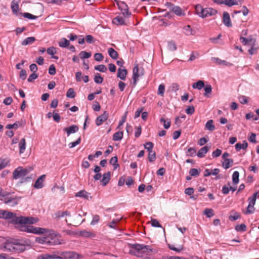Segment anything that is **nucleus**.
<instances>
[{"label":"nucleus","instance_id":"473e14b6","mask_svg":"<svg viewBox=\"0 0 259 259\" xmlns=\"http://www.w3.org/2000/svg\"><path fill=\"white\" fill-rule=\"evenodd\" d=\"M204 87V82L202 80H199L197 82L194 83L192 84V88L193 89H197L199 90L202 89Z\"/></svg>","mask_w":259,"mask_h":259},{"label":"nucleus","instance_id":"f704fd0d","mask_svg":"<svg viewBox=\"0 0 259 259\" xmlns=\"http://www.w3.org/2000/svg\"><path fill=\"white\" fill-rule=\"evenodd\" d=\"M70 45V42L65 38H61V40L59 42V45L62 48H66Z\"/></svg>","mask_w":259,"mask_h":259},{"label":"nucleus","instance_id":"412c9836","mask_svg":"<svg viewBox=\"0 0 259 259\" xmlns=\"http://www.w3.org/2000/svg\"><path fill=\"white\" fill-rule=\"evenodd\" d=\"M127 74V70L125 68H118L117 76L121 80H124Z\"/></svg>","mask_w":259,"mask_h":259},{"label":"nucleus","instance_id":"9b49d317","mask_svg":"<svg viewBox=\"0 0 259 259\" xmlns=\"http://www.w3.org/2000/svg\"><path fill=\"white\" fill-rule=\"evenodd\" d=\"M16 222L21 225L25 224H33L38 221L37 219L33 217H19V219H16Z\"/></svg>","mask_w":259,"mask_h":259},{"label":"nucleus","instance_id":"9d476101","mask_svg":"<svg viewBox=\"0 0 259 259\" xmlns=\"http://www.w3.org/2000/svg\"><path fill=\"white\" fill-rule=\"evenodd\" d=\"M146 246L140 244H131V254H133L137 256H142V252L144 251Z\"/></svg>","mask_w":259,"mask_h":259},{"label":"nucleus","instance_id":"e2e57ef3","mask_svg":"<svg viewBox=\"0 0 259 259\" xmlns=\"http://www.w3.org/2000/svg\"><path fill=\"white\" fill-rule=\"evenodd\" d=\"M189 174L191 176L196 177L199 175V172L196 168H191L189 171Z\"/></svg>","mask_w":259,"mask_h":259},{"label":"nucleus","instance_id":"a19ab883","mask_svg":"<svg viewBox=\"0 0 259 259\" xmlns=\"http://www.w3.org/2000/svg\"><path fill=\"white\" fill-rule=\"evenodd\" d=\"M21 126L20 122L19 121H17L15 122L14 124H7L6 126V128L7 129H11V128L17 129L18 128L19 126Z\"/></svg>","mask_w":259,"mask_h":259},{"label":"nucleus","instance_id":"6ab92c4d","mask_svg":"<svg viewBox=\"0 0 259 259\" xmlns=\"http://www.w3.org/2000/svg\"><path fill=\"white\" fill-rule=\"evenodd\" d=\"M46 178V175H43L40 176L35 182L34 184V187L36 189H40L44 186L43 182Z\"/></svg>","mask_w":259,"mask_h":259},{"label":"nucleus","instance_id":"69168bd1","mask_svg":"<svg viewBox=\"0 0 259 259\" xmlns=\"http://www.w3.org/2000/svg\"><path fill=\"white\" fill-rule=\"evenodd\" d=\"M255 210V208L254 207V206L251 205V204H248L247 210L246 212V214H251L253 213L254 211Z\"/></svg>","mask_w":259,"mask_h":259},{"label":"nucleus","instance_id":"603ef678","mask_svg":"<svg viewBox=\"0 0 259 259\" xmlns=\"http://www.w3.org/2000/svg\"><path fill=\"white\" fill-rule=\"evenodd\" d=\"M20 15H22L25 18H28L29 19H35L37 18V16L33 15L28 13H20Z\"/></svg>","mask_w":259,"mask_h":259},{"label":"nucleus","instance_id":"58836bf2","mask_svg":"<svg viewBox=\"0 0 259 259\" xmlns=\"http://www.w3.org/2000/svg\"><path fill=\"white\" fill-rule=\"evenodd\" d=\"M123 133L122 132H117L113 136V140L114 141H119L122 139Z\"/></svg>","mask_w":259,"mask_h":259},{"label":"nucleus","instance_id":"f03ea898","mask_svg":"<svg viewBox=\"0 0 259 259\" xmlns=\"http://www.w3.org/2000/svg\"><path fill=\"white\" fill-rule=\"evenodd\" d=\"M21 231L27 233H33L35 234H48L49 236H52L54 234V231L48 229L40 227H36L33 226L21 225Z\"/></svg>","mask_w":259,"mask_h":259},{"label":"nucleus","instance_id":"c03bdc74","mask_svg":"<svg viewBox=\"0 0 259 259\" xmlns=\"http://www.w3.org/2000/svg\"><path fill=\"white\" fill-rule=\"evenodd\" d=\"M94 81L96 83L101 84L103 81V78L101 76V75L99 73H97L95 75Z\"/></svg>","mask_w":259,"mask_h":259},{"label":"nucleus","instance_id":"20e7f679","mask_svg":"<svg viewBox=\"0 0 259 259\" xmlns=\"http://www.w3.org/2000/svg\"><path fill=\"white\" fill-rule=\"evenodd\" d=\"M58 259H80L83 257L81 254L75 251H63L58 255Z\"/></svg>","mask_w":259,"mask_h":259},{"label":"nucleus","instance_id":"a211bd4d","mask_svg":"<svg viewBox=\"0 0 259 259\" xmlns=\"http://www.w3.org/2000/svg\"><path fill=\"white\" fill-rule=\"evenodd\" d=\"M211 60L219 64V65H223V66H233V64L231 63H230V62H228L225 60H222L221 59H220V58H217V57H212L211 58Z\"/></svg>","mask_w":259,"mask_h":259},{"label":"nucleus","instance_id":"2f4dec72","mask_svg":"<svg viewBox=\"0 0 259 259\" xmlns=\"http://www.w3.org/2000/svg\"><path fill=\"white\" fill-rule=\"evenodd\" d=\"M108 54L110 57L114 60H116L118 58V53L115 51L113 48H109L108 49Z\"/></svg>","mask_w":259,"mask_h":259},{"label":"nucleus","instance_id":"393cba45","mask_svg":"<svg viewBox=\"0 0 259 259\" xmlns=\"http://www.w3.org/2000/svg\"><path fill=\"white\" fill-rule=\"evenodd\" d=\"M210 147L205 146L201 148L198 152L197 155L199 157H203L209 150Z\"/></svg>","mask_w":259,"mask_h":259},{"label":"nucleus","instance_id":"37998d69","mask_svg":"<svg viewBox=\"0 0 259 259\" xmlns=\"http://www.w3.org/2000/svg\"><path fill=\"white\" fill-rule=\"evenodd\" d=\"M165 92V85L164 84H160L158 89L157 95L161 97L164 96V93Z\"/></svg>","mask_w":259,"mask_h":259},{"label":"nucleus","instance_id":"5fc2aeb1","mask_svg":"<svg viewBox=\"0 0 259 259\" xmlns=\"http://www.w3.org/2000/svg\"><path fill=\"white\" fill-rule=\"evenodd\" d=\"M204 214H205L207 217L210 218L213 216V210L210 208H206L204 211Z\"/></svg>","mask_w":259,"mask_h":259},{"label":"nucleus","instance_id":"b1692460","mask_svg":"<svg viewBox=\"0 0 259 259\" xmlns=\"http://www.w3.org/2000/svg\"><path fill=\"white\" fill-rule=\"evenodd\" d=\"M112 22L117 25H122L125 24V19L121 16H117L113 19Z\"/></svg>","mask_w":259,"mask_h":259},{"label":"nucleus","instance_id":"72a5a7b5","mask_svg":"<svg viewBox=\"0 0 259 259\" xmlns=\"http://www.w3.org/2000/svg\"><path fill=\"white\" fill-rule=\"evenodd\" d=\"M89 193L84 190H81L76 193L75 195V197H79L88 199Z\"/></svg>","mask_w":259,"mask_h":259},{"label":"nucleus","instance_id":"4be33fe9","mask_svg":"<svg viewBox=\"0 0 259 259\" xmlns=\"http://www.w3.org/2000/svg\"><path fill=\"white\" fill-rule=\"evenodd\" d=\"M26 143L25 138L21 139L19 143V154L23 153L26 149Z\"/></svg>","mask_w":259,"mask_h":259},{"label":"nucleus","instance_id":"f3484780","mask_svg":"<svg viewBox=\"0 0 259 259\" xmlns=\"http://www.w3.org/2000/svg\"><path fill=\"white\" fill-rule=\"evenodd\" d=\"M79 130V127L76 125H72L68 127H65L63 131L67 134V136H69L71 134H74L77 132Z\"/></svg>","mask_w":259,"mask_h":259},{"label":"nucleus","instance_id":"4468645a","mask_svg":"<svg viewBox=\"0 0 259 259\" xmlns=\"http://www.w3.org/2000/svg\"><path fill=\"white\" fill-rule=\"evenodd\" d=\"M108 117V113L104 111L103 114L98 116L96 119V124L97 126L101 125Z\"/></svg>","mask_w":259,"mask_h":259},{"label":"nucleus","instance_id":"c9c22d12","mask_svg":"<svg viewBox=\"0 0 259 259\" xmlns=\"http://www.w3.org/2000/svg\"><path fill=\"white\" fill-rule=\"evenodd\" d=\"M240 3V0H226L225 5L228 7L234 5H238Z\"/></svg>","mask_w":259,"mask_h":259},{"label":"nucleus","instance_id":"de8ad7c7","mask_svg":"<svg viewBox=\"0 0 259 259\" xmlns=\"http://www.w3.org/2000/svg\"><path fill=\"white\" fill-rule=\"evenodd\" d=\"M148 152H149V154H148V158L149 161L150 162H153L156 159L155 152L154 151H153V150L148 151Z\"/></svg>","mask_w":259,"mask_h":259},{"label":"nucleus","instance_id":"c756f323","mask_svg":"<svg viewBox=\"0 0 259 259\" xmlns=\"http://www.w3.org/2000/svg\"><path fill=\"white\" fill-rule=\"evenodd\" d=\"M35 40L34 37H28L25 38L22 42V46H26L28 45L32 44Z\"/></svg>","mask_w":259,"mask_h":259},{"label":"nucleus","instance_id":"6e6552de","mask_svg":"<svg viewBox=\"0 0 259 259\" xmlns=\"http://www.w3.org/2000/svg\"><path fill=\"white\" fill-rule=\"evenodd\" d=\"M144 69L142 67H139L138 64H136L133 69V83L134 85L136 84L139 78L144 75Z\"/></svg>","mask_w":259,"mask_h":259},{"label":"nucleus","instance_id":"79ce46f5","mask_svg":"<svg viewBox=\"0 0 259 259\" xmlns=\"http://www.w3.org/2000/svg\"><path fill=\"white\" fill-rule=\"evenodd\" d=\"M91 52H87L86 51H81L80 52L79 56L81 59H88L91 56Z\"/></svg>","mask_w":259,"mask_h":259},{"label":"nucleus","instance_id":"bf43d9fd","mask_svg":"<svg viewBox=\"0 0 259 259\" xmlns=\"http://www.w3.org/2000/svg\"><path fill=\"white\" fill-rule=\"evenodd\" d=\"M246 227L244 224H242L239 225H237L235 227V229L237 231L243 232L246 230Z\"/></svg>","mask_w":259,"mask_h":259},{"label":"nucleus","instance_id":"aec40b11","mask_svg":"<svg viewBox=\"0 0 259 259\" xmlns=\"http://www.w3.org/2000/svg\"><path fill=\"white\" fill-rule=\"evenodd\" d=\"M20 0H13L11 3V8L12 12L14 14H18V11L19 10V3Z\"/></svg>","mask_w":259,"mask_h":259},{"label":"nucleus","instance_id":"0e129e2a","mask_svg":"<svg viewBox=\"0 0 259 259\" xmlns=\"http://www.w3.org/2000/svg\"><path fill=\"white\" fill-rule=\"evenodd\" d=\"M95 60L97 61H101L103 58L104 56L101 53H96L94 55Z\"/></svg>","mask_w":259,"mask_h":259},{"label":"nucleus","instance_id":"bb28decb","mask_svg":"<svg viewBox=\"0 0 259 259\" xmlns=\"http://www.w3.org/2000/svg\"><path fill=\"white\" fill-rule=\"evenodd\" d=\"M205 128L211 132L214 131L215 126L213 124V121L212 119L208 120L205 124Z\"/></svg>","mask_w":259,"mask_h":259},{"label":"nucleus","instance_id":"423d86ee","mask_svg":"<svg viewBox=\"0 0 259 259\" xmlns=\"http://www.w3.org/2000/svg\"><path fill=\"white\" fill-rule=\"evenodd\" d=\"M31 170V168H23L22 167H18L13 172V179L17 180L19 178H24Z\"/></svg>","mask_w":259,"mask_h":259},{"label":"nucleus","instance_id":"a878e982","mask_svg":"<svg viewBox=\"0 0 259 259\" xmlns=\"http://www.w3.org/2000/svg\"><path fill=\"white\" fill-rule=\"evenodd\" d=\"M233 164V160L232 159H227L224 160V161L222 163L223 167L225 169H228L231 167Z\"/></svg>","mask_w":259,"mask_h":259},{"label":"nucleus","instance_id":"7c9ffc66","mask_svg":"<svg viewBox=\"0 0 259 259\" xmlns=\"http://www.w3.org/2000/svg\"><path fill=\"white\" fill-rule=\"evenodd\" d=\"M55 218L56 219H59L60 218L63 217L65 215L70 216V213L67 210L64 211H58L55 214Z\"/></svg>","mask_w":259,"mask_h":259},{"label":"nucleus","instance_id":"8fccbe9b","mask_svg":"<svg viewBox=\"0 0 259 259\" xmlns=\"http://www.w3.org/2000/svg\"><path fill=\"white\" fill-rule=\"evenodd\" d=\"M79 234L85 237H94L95 236L93 233L87 231H81L80 232Z\"/></svg>","mask_w":259,"mask_h":259},{"label":"nucleus","instance_id":"09e8293b","mask_svg":"<svg viewBox=\"0 0 259 259\" xmlns=\"http://www.w3.org/2000/svg\"><path fill=\"white\" fill-rule=\"evenodd\" d=\"M168 49L171 51H174L177 50V46L175 42L173 41H169L168 42L167 45Z\"/></svg>","mask_w":259,"mask_h":259},{"label":"nucleus","instance_id":"39448f33","mask_svg":"<svg viewBox=\"0 0 259 259\" xmlns=\"http://www.w3.org/2000/svg\"><path fill=\"white\" fill-rule=\"evenodd\" d=\"M0 218L5 220H11V222L14 224H18V222H16V219H19V217H17L16 214L7 210H0Z\"/></svg>","mask_w":259,"mask_h":259},{"label":"nucleus","instance_id":"864d4df0","mask_svg":"<svg viewBox=\"0 0 259 259\" xmlns=\"http://www.w3.org/2000/svg\"><path fill=\"white\" fill-rule=\"evenodd\" d=\"M66 96L68 98H73L75 96V93L74 90L72 88H70L67 92Z\"/></svg>","mask_w":259,"mask_h":259},{"label":"nucleus","instance_id":"49530a36","mask_svg":"<svg viewBox=\"0 0 259 259\" xmlns=\"http://www.w3.org/2000/svg\"><path fill=\"white\" fill-rule=\"evenodd\" d=\"M161 122L163 123V126L165 128L168 129L171 124V122L169 119H165L164 118H161L160 120Z\"/></svg>","mask_w":259,"mask_h":259},{"label":"nucleus","instance_id":"ea45409f","mask_svg":"<svg viewBox=\"0 0 259 259\" xmlns=\"http://www.w3.org/2000/svg\"><path fill=\"white\" fill-rule=\"evenodd\" d=\"M239 173L237 171H235L233 172L232 175V181L233 183L236 185L239 182Z\"/></svg>","mask_w":259,"mask_h":259},{"label":"nucleus","instance_id":"c85d7f7f","mask_svg":"<svg viewBox=\"0 0 259 259\" xmlns=\"http://www.w3.org/2000/svg\"><path fill=\"white\" fill-rule=\"evenodd\" d=\"M38 259H58V257L56 254H45L40 255Z\"/></svg>","mask_w":259,"mask_h":259},{"label":"nucleus","instance_id":"0eeeda50","mask_svg":"<svg viewBox=\"0 0 259 259\" xmlns=\"http://www.w3.org/2000/svg\"><path fill=\"white\" fill-rule=\"evenodd\" d=\"M54 234V233L52 236H50V237H37L35 239V241L40 244H46L48 245L60 244L61 243L58 240H53L52 238Z\"/></svg>","mask_w":259,"mask_h":259},{"label":"nucleus","instance_id":"cd10ccee","mask_svg":"<svg viewBox=\"0 0 259 259\" xmlns=\"http://www.w3.org/2000/svg\"><path fill=\"white\" fill-rule=\"evenodd\" d=\"M247 143L245 141H244L242 144L240 143H237L235 145V149L237 151L240 150L241 149L245 150L247 148Z\"/></svg>","mask_w":259,"mask_h":259},{"label":"nucleus","instance_id":"f257e3e1","mask_svg":"<svg viewBox=\"0 0 259 259\" xmlns=\"http://www.w3.org/2000/svg\"><path fill=\"white\" fill-rule=\"evenodd\" d=\"M195 14L202 18L210 17L217 14V11L212 8H203L200 4L195 6Z\"/></svg>","mask_w":259,"mask_h":259},{"label":"nucleus","instance_id":"2eb2a0df","mask_svg":"<svg viewBox=\"0 0 259 259\" xmlns=\"http://www.w3.org/2000/svg\"><path fill=\"white\" fill-rule=\"evenodd\" d=\"M223 22L228 27H230L232 26L230 15L227 12H224L223 15Z\"/></svg>","mask_w":259,"mask_h":259},{"label":"nucleus","instance_id":"6e6d98bb","mask_svg":"<svg viewBox=\"0 0 259 259\" xmlns=\"http://www.w3.org/2000/svg\"><path fill=\"white\" fill-rule=\"evenodd\" d=\"M205 93L204 95L206 97H208V95L211 94L212 92V88L210 85H207L204 88Z\"/></svg>","mask_w":259,"mask_h":259},{"label":"nucleus","instance_id":"13d9d810","mask_svg":"<svg viewBox=\"0 0 259 259\" xmlns=\"http://www.w3.org/2000/svg\"><path fill=\"white\" fill-rule=\"evenodd\" d=\"M249 46H251V48L250 49H249V50H248V52H249V54L252 55L253 54L256 53V51L257 50L258 48L254 47V41H253V42H252V45H249Z\"/></svg>","mask_w":259,"mask_h":259},{"label":"nucleus","instance_id":"dca6fc26","mask_svg":"<svg viewBox=\"0 0 259 259\" xmlns=\"http://www.w3.org/2000/svg\"><path fill=\"white\" fill-rule=\"evenodd\" d=\"M167 5L170 6L171 7V11L175 13L178 16H182L184 15L185 13L183 12L182 9L179 6H175L172 4L170 3H167Z\"/></svg>","mask_w":259,"mask_h":259},{"label":"nucleus","instance_id":"5701e85b","mask_svg":"<svg viewBox=\"0 0 259 259\" xmlns=\"http://www.w3.org/2000/svg\"><path fill=\"white\" fill-rule=\"evenodd\" d=\"M111 173L108 171L103 175V178L101 180V183L103 186H106L109 182L110 179Z\"/></svg>","mask_w":259,"mask_h":259},{"label":"nucleus","instance_id":"1a4fd4ad","mask_svg":"<svg viewBox=\"0 0 259 259\" xmlns=\"http://www.w3.org/2000/svg\"><path fill=\"white\" fill-rule=\"evenodd\" d=\"M20 199V197H12L11 196V193L10 192H8V195H7V196H5L4 199L0 198V199L3 201L5 204H9L10 206L16 205Z\"/></svg>","mask_w":259,"mask_h":259},{"label":"nucleus","instance_id":"4c0bfd02","mask_svg":"<svg viewBox=\"0 0 259 259\" xmlns=\"http://www.w3.org/2000/svg\"><path fill=\"white\" fill-rule=\"evenodd\" d=\"M240 42L244 45H252V42H253L254 40H253L252 39H246V38L244 37H241L240 38Z\"/></svg>","mask_w":259,"mask_h":259},{"label":"nucleus","instance_id":"7ed1b4c3","mask_svg":"<svg viewBox=\"0 0 259 259\" xmlns=\"http://www.w3.org/2000/svg\"><path fill=\"white\" fill-rule=\"evenodd\" d=\"M13 243L14 251L17 253H20L26 249V247L29 246L30 241L27 239H15Z\"/></svg>","mask_w":259,"mask_h":259},{"label":"nucleus","instance_id":"e433bc0d","mask_svg":"<svg viewBox=\"0 0 259 259\" xmlns=\"http://www.w3.org/2000/svg\"><path fill=\"white\" fill-rule=\"evenodd\" d=\"M118 160L117 156L112 157L110 160L109 163L110 164L113 165L114 169H115L119 166V165L117 163Z\"/></svg>","mask_w":259,"mask_h":259},{"label":"nucleus","instance_id":"680f3d73","mask_svg":"<svg viewBox=\"0 0 259 259\" xmlns=\"http://www.w3.org/2000/svg\"><path fill=\"white\" fill-rule=\"evenodd\" d=\"M85 39L86 40V41L89 44H93L95 41V38L91 35H86Z\"/></svg>","mask_w":259,"mask_h":259},{"label":"nucleus","instance_id":"ddd939ff","mask_svg":"<svg viewBox=\"0 0 259 259\" xmlns=\"http://www.w3.org/2000/svg\"><path fill=\"white\" fill-rule=\"evenodd\" d=\"M118 9L121 11V14L124 18L128 17L129 15L128 6L123 2L115 0Z\"/></svg>","mask_w":259,"mask_h":259},{"label":"nucleus","instance_id":"774afa93","mask_svg":"<svg viewBox=\"0 0 259 259\" xmlns=\"http://www.w3.org/2000/svg\"><path fill=\"white\" fill-rule=\"evenodd\" d=\"M195 112V108L193 106H189L186 110V112L188 114L192 115Z\"/></svg>","mask_w":259,"mask_h":259},{"label":"nucleus","instance_id":"338daca9","mask_svg":"<svg viewBox=\"0 0 259 259\" xmlns=\"http://www.w3.org/2000/svg\"><path fill=\"white\" fill-rule=\"evenodd\" d=\"M27 77L26 71L24 69H22L19 73V77L22 80H25Z\"/></svg>","mask_w":259,"mask_h":259},{"label":"nucleus","instance_id":"f8f14e48","mask_svg":"<svg viewBox=\"0 0 259 259\" xmlns=\"http://www.w3.org/2000/svg\"><path fill=\"white\" fill-rule=\"evenodd\" d=\"M15 238H10L5 240V241L1 245V248L4 250H7L10 252H13L14 249L13 244Z\"/></svg>","mask_w":259,"mask_h":259},{"label":"nucleus","instance_id":"3c124183","mask_svg":"<svg viewBox=\"0 0 259 259\" xmlns=\"http://www.w3.org/2000/svg\"><path fill=\"white\" fill-rule=\"evenodd\" d=\"M95 69L101 72H105L107 69L105 65H99L95 67Z\"/></svg>","mask_w":259,"mask_h":259},{"label":"nucleus","instance_id":"4d7b16f0","mask_svg":"<svg viewBox=\"0 0 259 259\" xmlns=\"http://www.w3.org/2000/svg\"><path fill=\"white\" fill-rule=\"evenodd\" d=\"M81 142V138L79 137L75 142H71L69 144V147L70 148H72L76 145L79 144Z\"/></svg>","mask_w":259,"mask_h":259},{"label":"nucleus","instance_id":"a18cd8bd","mask_svg":"<svg viewBox=\"0 0 259 259\" xmlns=\"http://www.w3.org/2000/svg\"><path fill=\"white\" fill-rule=\"evenodd\" d=\"M183 29L184 30V31H185L184 33L186 35H190L193 34V30L191 28V26L190 25H188L185 26L183 28Z\"/></svg>","mask_w":259,"mask_h":259},{"label":"nucleus","instance_id":"052dcab7","mask_svg":"<svg viewBox=\"0 0 259 259\" xmlns=\"http://www.w3.org/2000/svg\"><path fill=\"white\" fill-rule=\"evenodd\" d=\"M238 100L240 103L242 104H247L248 101V98L245 96H241L238 98Z\"/></svg>","mask_w":259,"mask_h":259}]
</instances>
